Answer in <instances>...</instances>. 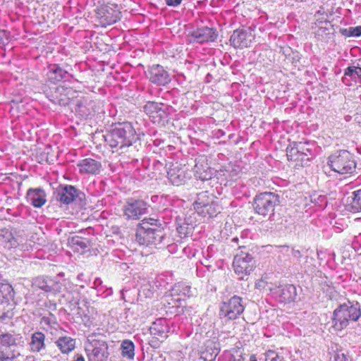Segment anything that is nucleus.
Listing matches in <instances>:
<instances>
[{"mask_svg": "<svg viewBox=\"0 0 361 361\" xmlns=\"http://www.w3.org/2000/svg\"><path fill=\"white\" fill-rule=\"evenodd\" d=\"M93 102L89 97H82L75 103V110L82 117H87L91 114Z\"/></svg>", "mask_w": 361, "mask_h": 361, "instance_id": "473e14b6", "label": "nucleus"}, {"mask_svg": "<svg viewBox=\"0 0 361 361\" xmlns=\"http://www.w3.org/2000/svg\"><path fill=\"white\" fill-rule=\"evenodd\" d=\"M167 249L169 252L175 253L177 250V245L176 244H169L167 246Z\"/></svg>", "mask_w": 361, "mask_h": 361, "instance_id": "603ef678", "label": "nucleus"}, {"mask_svg": "<svg viewBox=\"0 0 361 361\" xmlns=\"http://www.w3.org/2000/svg\"><path fill=\"white\" fill-rule=\"evenodd\" d=\"M147 204L140 200H129L124 206V214L128 219H137L147 212Z\"/></svg>", "mask_w": 361, "mask_h": 361, "instance_id": "aec40b11", "label": "nucleus"}, {"mask_svg": "<svg viewBox=\"0 0 361 361\" xmlns=\"http://www.w3.org/2000/svg\"><path fill=\"white\" fill-rule=\"evenodd\" d=\"M319 199H321L322 201H324V197H322V196H319Z\"/></svg>", "mask_w": 361, "mask_h": 361, "instance_id": "69168bd1", "label": "nucleus"}, {"mask_svg": "<svg viewBox=\"0 0 361 361\" xmlns=\"http://www.w3.org/2000/svg\"><path fill=\"white\" fill-rule=\"evenodd\" d=\"M176 230L180 238H186L192 233L193 226L188 224L185 219L178 218L176 219Z\"/></svg>", "mask_w": 361, "mask_h": 361, "instance_id": "c9c22d12", "label": "nucleus"}, {"mask_svg": "<svg viewBox=\"0 0 361 361\" xmlns=\"http://www.w3.org/2000/svg\"><path fill=\"white\" fill-rule=\"evenodd\" d=\"M291 252L293 257L297 259H300L302 256L301 252L299 250H295L293 248Z\"/></svg>", "mask_w": 361, "mask_h": 361, "instance_id": "3c124183", "label": "nucleus"}, {"mask_svg": "<svg viewBox=\"0 0 361 361\" xmlns=\"http://www.w3.org/2000/svg\"><path fill=\"white\" fill-rule=\"evenodd\" d=\"M80 192L71 185H60L54 192L56 201L63 204L72 203L80 195Z\"/></svg>", "mask_w": 361, "mask_h": 361, "instance_id": "6ab92c4d", "label": "nucleus"}, {"mask_svg": "<svg viewBox=\"0 0 361 361\" xmlns=\"http://www.w3.org/2000/svg\"><path fill=\"white\" fill-rule=\"evenodd\" d=\"M194 174L197 179L202 181L210 180L213 176V171L207 162L205 157H200L195 160Z\"/></svg>", "mask_w": 361, "mask_h": 361, "instance_id": "5701e85b", "label": "nucleus"}, {"mask_svg": "<svg viewBox=\"0 0 361 361\" xmlns=\"http://www.w3.org/2000/svg\"><path fill=\"white\" fill-rule=\"evenodd\" d=\"M264 361H286V360L279 353L269 350L265 353Z\"/></svg>", "mask_w": 361, "mask_h": 361, "instance_id": "c03bdc74", "label": "nucleus"}, {"mask_svg": "<svg viewBox=\"0 0 361 361\" xmlns=\"http://www.w3.org/2000/svg\"><path fill=\"white\" fill-rule=\"evenodd\" d=\"M170 324V321L165 318H159L152 324L149 328L152 338L149 341L151 347L157 348L166 339L171 331Z\"/></svg>", "mask_w": 361, "mask_h": 361, "instance_id": "9d476101", "label": "nucleus"}, {"mask_svg": "<svg viewBox=\"0 0 361 361\" xmlns=\"http://www.w3.org/2000/svg\"><path fill=\"white\" fill-rule=\"evenodd\" d=\"M208 259L207 258H204L202 261H201V263L202 265H204V267L209 268L211 267L210 264H209L208 263Z\"/></svg>", "mask_w": 361, "mask_h": 361, "instance_id": "13d9d810", "label": "nucleus"}, {"mask_svg": "<svg viewBox=\"0 0 361 361\" xmlns=\"http://www.w3.org/2000/svg\"><path fill=\"white\" fill-rule=\"evenodd\" d=\"M76 294H77V296L76 297H73V299L70 301V303L71 304H74L75 305H79L80 299L78 298V293H76Z\"/></svg>", "mask_w": 361, "mask_h": 361, "instance_id": "864d4df0", "label": "nucleus"}, {"mask_svg": "<svg viewBox=\"0 0 361 361\" xmlns=\"http://www.w3.org/2000/svg\"><path fill=\"white\" fill-rule=\"evenodd\" d=\"M92 287L97 290L98 295L107 297L113 293L111 288H109L106 286L103 285V282L100 278H96L94 279Z\"/></svg>", "mask_w": 361, "mask_h": 361, "instance_id": "4c0bfd02", "label": "nucleus"}, {"mask_svg": "<svg viewBox=\"0 0 361 361\" xmlns=\"http://www.w3.org/2000/svg\"><path fill=\"white\" fill-rule=\"evenodd\" d=\"M278 247L280 249L281 252H288L289 251V247L288 245H279Z\"/></svg>", "mask_w": 361, "mask_h": 361, "instance_id": "5fc2aeb1", "label": "nucleus"}, {"mask_svg": "<svg viewBox=\"0 0 361 361\" xmlns=\"http://www.w3.org/2000/svg\"><path fill=\"white\" fill-rule=\"evenodd\" d=\"M146 75L152 83L158 86H164L171 82L170 74L159 64L149 66Z\"/></svg>", "mask_w": 361, "mask_h": 361, "instance_id": "dca6fc26", "label": "nucleus"}, {"mask_svg": "<svg viewBox=\"0 0 361 361\" xmlns=\"http://www.w3.org/2000/svg\"><path fill=\"white\" fill-rule=\"evenodd\" d=\"M220 135H224V132L223 130H219Z\"/></svg>", "mask_w": 361, "mask_h": 361, "instance_id": "0e129e2a", "label": "nucleus"}, {"mask_svg": "<svg viewBox=\"0 0 361 361\" xmlns=\"http://www.w3.org/2000/svg\"><path fill=\"white\" fill-rule=\"evenodd\" d=\"M106 143L114 150L118 152L130 147L137 139L136 131L129 122L116 124L104 135Z\"/></svg>", "mask_w": 361, "mask_h": 361, "instance_id": "f03ea898", "label": "nucleus"}, {"mask_svg": "<svg viewBox=\"0 0 361 361\" xmlns=\"http://www.w3.org/2000/svg\"><path fill=\"white\" fill-rule=\"evenodd\" d=\"M6 34V30L0 29V42L3 39Z\"/></svg>", "mask_w": 361, "mask_h": 361, "instance_id": "052dcab7", "label": "nucleus"}, {"mask_svg": "<svg viewBox=\"0 0 361 361\" xmlns=\"http://www.w3.org/2000/svg\"><path fill=\"white\" fill-rule=\"evenodd\" d=\"M253 36L250 31L238 29L233 31L230 37L231 44L235 49H243L251 45Z\"/></svg>", "mask_w": 361, "mask_h": 361, "instance_id": "412c9836", "label": "nucleus"}, {"mask_svg": "<svg viewBox=\"0 0 361 361\" xmlns=\"http://www.w3.org/2000/svg\"><path fill=\"white\" fill-rule=\"evenodd\" d=\"M30 351L39 353L45 349V335L41 331H35L31 335L29 343Z\"/></svg>", "mask_w": 361, "mask_h": 361, "instance_id": "2f4dec72", "label": "nucleus"}, {"mask_svg": "<svg viewBox=\"0 0 361 361\" xmlns=\"http://www.w3.org/2000/svg\"><path fill=\"white\" fill-rule=\"evenodd\" d=\"M192 36L197 42L204 43L214 42L217 37V34L214 28L203 27L194 31Z\"/></svg>", "mask_w": 361, "mask_h": 361, "instance_id": "cd10ccee", "label": "nucleus"}, {"mask_svg": "<svg viewBox=\"0 0 361 361\" xmlns=\"http://www.w3.org/2000/svg\"><path fill=\"white\" fill-rule=\"evenodd\" d=\"M182 0H165L166 5L169 6H177L180 4Z\"/></svg>", "mask_w": 361, "mask_h": 361, "instance_id": "09e8293b", "label": "nucleus"}, {"mask_svg": "<svg viewBox=\"0 0 361 361\" xmlns=\"http://www.w3.org/2000/svg\"><path fill=\"white\" fill-rule=\"evenodd\" d=\"M77 166L81 174L97 175L101 171L102 164L94 159L86 158L80 160Z\"/></svg>", "mask_w": 361, "mask_h": 361, "instance_id": "b1692460", "label": "nucleus"}, {"mask_svg": "<svg viewBox=\"0 0 361 361\" xmlns=\"http://www.w3.org/2000/svg\"><path fill=\"white\" fill-rule=\"evenodd\" d=\"M83 278H84V274L83 273H80L77 276V279L80 281H83Z\"/></svg>", "mask_w": 361, "mask_h": 361, "instance_id": "680f3d73", "label": "nucleus"}, {"mask_svg": "<svg viewBox=\"0 0 361 361\" xmlns=\"http://www.w3.org/2000/svg\"><path fill=\"white\" fill-rule=\"evenodd\" d=\"M295 145L298 147V149L304 155H306L307 158L310 160L314 154H313V147L314 144H311L309 142H294Z\"/></svg>", "mask_w": 361, "mask_h": 361, "instance_id": "ea45409f", "label": "nucleus"}, {"mask_svg": "<svg viewBox=\"0 0 361 361\" xmlns=\"http://www.w3.org/2000/svg\"><path fill=\"white\" fill-rule=\"evenodd\" d=\"M144 111L152 118H158L159 121L167 118L169 108L163 103L147 102L143 106Z\"/></svg>", "mask_w": 361, "mask_h": 361, "instance_id": "4be33fe9", "label": "nucleus"}, {"mask_svg": "<svg viewBox=\"0 0 361 361\" xmlns=\"http://www.w3.org/2000/svg\"><path fill=\"white\" fill-rule=\"evenodd\" d=\"M219 344L212 341H208L205 344V350L201 353L200 358L204 361H215L220 350Z\"/></svg>", "mask_w": 361, "mask_h": 361, "instance_id": "7c9ffc66", "label": "nucleus"}, {"mask_svg": "<svg viewBox=\"0 0 361 361\" xmlns=\"http://www.w3.org/2000/svg\"><path fill=\"white\" fill-rule=\"evenodd\" d=\"M69 73L58 64H50L47 67V78L52 83L67 80Z\"/></svg>", "mask_w": 361, "mask_h": 361, "instance_id": "bb28decb", "label": "nucleus"}, {"mask_svg": "<svg viewBox=\"0 0 361 361\" xmlns=\"http://www.w3.org/2000/svg\"><path fill=\"white\" fill-rule=\"evenodd\" d=\"M328 165L340 174L353 173L356 168L353 154L347 150H340L331 154L329 157Z\"/></svg>", "mask_w": 361, "mask_h": 361, "instance_id": "0eeeda50", "label": "nucleus"}, {"mask_svg": "<svg viewBox=\"0 0 361 361\" xmlns=\"http://www.w3.org/2000/svg\"><path fill=\"white\" fill-rule=\"evenodd\" d=\"M233 136V134L229 135V137L231 138Z\"/></svg>", "mask_w": 361, "mask_h": 361, "instance_id": "338daca9", "label": "nucleus"}, {"mask_svg": "<svg viewBox=\"0 0 361 361\" xmlns=\"http://www.w3.org/2000/svg\"><path fill=\"white\" fill-rule=\"evenodd\" d=\"M244 309L243 299L239 296L234 295L221 304L219 315L221 318H224L226 320H234L243 312Z\"/></svg>", "mask_w": 361, "mask_h": 361, "instance_id": "9b49d317", "label": "nucleus"}, {"mask_svg": "<svg viewBox=\"0 0 361 361\" xmlns=\"http://www.w3.org/2000/svg\"><path fill=\"white\" fill-rule=\"evenodd\" d=\"M352 200L350 202V210L353 212H361V188L352 192Z\"/></svg>", "mask_w": 361, "mask_h": 361, "instance_id": "58836bf2", "label": "nucleus"}, {"mask_svg": "<svg viewBox=\"0 0 361 361\" xmlns=\"http://www.w3.org/2000/svg\"><path fill=\"white\" fill-rule=\"evenodd\" d=\"M98 16L102 25L106 27L120 20L121 13L117 5H105L99 8Z\"/></svg>", "mask_w": 361, "mask_h": 361, "instance_id": "f3484780", "label": "nucleus"}, {"mask_svg": "<svg viewBox=\"0 0 361 361\" xmlns=\"http://www.w3.org/2000/svg\"><path fill=\"white\" fill-rule=\"evenodd\" d=\"M193 206L200 216L207 218L216 216L220 213L221 210L216 197L208 191H202L198 193Z\"/></svg>", "mask_w": 361, "mask_h": 361, "instance_id": "423d86ee", "label": "nucleus"}, {"mask_svg": "<svg viewBox=\"0 0 361 361\" xmlns=\"http://www.w3.org/2000/svg\"><path fill=\"white\" fill-rule=\"evenodd\" d=\"M166 234L160 221L154 219H145L137 225L135 240L142 245H153L161 247L165 245Z\"/></svg>", "mask_w": 361, "mask_h": 361, "instance_id": "f257e3e1", "label": "nucleus"}, {"mask_svg": "<svg viewBox=\"0 0 361 361\" xmlns=\"http://www.w3.org/2000/svg\"><path fill=\"white\" fill-rule=\"evenodd\" d=\"M233 240L238 241V238H234Z\"/></svg>", "mask_w": 361, "mask_h": 361, "instance_id": "774afa93", "label": "nucleus"}, {"mask_svg": "<svg viewBox=\"0 0 361 361\" xmlns=\"http://www.w3.org/2000/svg\"><path fill=\"white\" fill-rule=\"evenodd\" d=\"M18 244L17 239L9 229L6 228L0 229V245L11 249L16 247Z\"/></svg>", "mask_w": 361, "mask_h": 361, "instance_id": "72a5a7b5", "label": "nucleus"}, {"mask_svg": "<svg viewBox=\"0 0 361 361\" xmlns=\"http://www.w3.org/2000/svg\"><path fill=\"white\" fill-rule=\"evenodd\" d=\"M74 91L70 87L59 86L56 88L54 95L50 99L51 102L55 104L66 106L70 103V100Z\"/></svg>", "mask_w": 361, "mask_h": 361, "instance_id": "393cba45", "label": "nucleus"}, {"mask_svg": "<svg viewBox=\"0 0 361 361\" xmlns=\"http://www.w3.org/2000/svg\"><path fill=\"white\" fill-rule=\"evenodd\" d=\"M318 25L320 24H324V26L321 25L319 27L316 32V36H317L319 38L324 39L325 37H326L328 35L330 34V27H331L330 22L325 20L324 22L322 20H317Z\"/></svg>", "mask_w": 361, "mask_h": 361, "instance_id": "a19ab883", "label": "nucleus"}, {"mask_svg": "<svg viewBox=\"0 0 361 361\" xmlns=\"http://www.w3.org/2000/svg\"><path fill=\"white\" fill-rule=\"evenodd\" d=\"M212 247H208L205 251H202V255L204 258H207L208 259L212 257Z\"/></svg>", "mask_w": 361, "mask_h": 361, "instance_id": "8fccbe9b", "label": "nucleus"}, {"mask_svg": "<svg viewBox=\"0 0 361 361\" xmlns=\"http://www.w3.org/2000/svg\"><path fill=\"white\" fill-rule=\"evenodd\" d=\"M279 203V195L271 192H264L255 197L252 207L256 214L264 217L269 216V219H271L274 216L275 208Z\"/></svg>", "mask_w": 361, "mask_h": 361, "instance_id": "39448f33", "label": "nucleus"}, {"mask_svg": "<svg viewBox=\"0 0 361 361\" xmlns=\"http://www.w3.org/2000/svg\"><path fill=\"white\" fill-rule=\"evenodd\" d=\"M23 343V337L20 334L2 332L0 334V353L10 358H16L20 355L16 348Z\"/></svg>", "mask_w": 361, "mask_h": 361, "instance_id": "6e6552de", "label": "nucleus"}, {"mask_svg": "<svg viewBox=\"0 0 361 361\" xmlns=\"http://www.w3.org/2000/svg\"><path fill=\"white\" fill-rule=\"evenodd\" d=\"M15 358H10L8 356L1 355L0 356V361H11Z\"/></svg>", "mask_w": 361, "mask_h": 361, "instance_id": "4d7b16f0", "label": "nucleus"}, {"mask_svg": "<svg viewBox=\"0 0 361 361\" xmlns=\"http://www.w3.org/2000/svg\"><path fill=\"white\" fill-rule=\"evenodd\" d=\"M165 167L168 179L174 185H183L190 178L187 169L178 162H168L165 164Z\"/></svg>", "mask_w": 361, "mask_h": 361, "instance_id": "4468645a", "label": "nucleus"}, {"mask_svg": "<svg viewBox=\"0 0 361 361\" xmlns=\"http://www.w3.org/2000/svg\"><path fill=\"white\" fill-rule=\"evenodd\" d=\"M45 191L40 188H30L27 191L26 199L34 207L40 208L47 202Z\"/></svg>", "mask_w": 361, "mask_h": 361, "instance_id": "a878e982", "label": "nucleus"}, {"mask_svg": "<svg viewBox=\"0 0 361 361\" xmlns=\"http://www.w3.org/2000/svg\"><path fill=\"white\" fill-rule=\"evenodd\" d=\"M92 337L88 336V343L85 346L89 361H106L109 355L106 343L103 341L91 339Z\"/></svg>", "mask_w": 361, "mask_h": 361, "instance_id": "f8f14e48", "label": "nucleus"}, {"mask_svg": "<svg viewBox=\"0 0 361 361\" xmlns=\"http://www.w3.org/2000/svg\"><path fill=\"white\" fill-rule=\"evenodd\" d=\"M334 361H352V359L343 353L339 352L334 356Z\"/></svg>", "mask_w": 361, "mask_h": 361, "instance_id": "49530a36", "label": "nucleus"}, {"mask_svg": "<svg viewBox=\"0 0 361 361\" xmlns=\"http://www.w3.org/2000/svg\"><path fill=\"white\" fill-rule=\"evenodd\" d=\"M193 295L192 287L186 282L175 283L164 298V306L171 313L179 315L185 312V300Z\"/></svg>", "mask_w": 361, "mask_h": 361, "instance_id": "7ed1b4c3", "label": "nucleus"}, {"mask_svg": "<svg viewBox=\"0 0 361 361\" xmlns=\"http://www.w3.org/2000/svg\"><path fill=\"white\" fill-rule=\"evenodd\" d=\"M342 82L345 85H351L354 82H361V68L355 66H350L344 70V75L342 78Z\"/></svg>", "mask_w": 361, "mask_h": 361, "instance_id": "c85d7f7f", "label": "nucleus"}, {"mask_svg": "<svg viewBox=\"0 0 361 361\" xmlns=\"http://www.w3.org/2000/svg\"><path fill=\"white\" fill-rule=\"evenodd\" d=\"M271 295L279 302L289 303L296 299V287L293 285L280 286L271 290Z\"/></svg>", "mask_w": 361, "mask_h": 361, "instance_id": "a211bd4d", "label": "nucleus"}, {"mask_svg": "<svg viewBox=\"0 0 361 361\" xmlns=\"http://www.w3.org/2000/svg\"><path fill=\"white\" fill-rule=\"evenodd\" d=\"M339 32L345 37H360L361 36V25L341 28Z\"/></svg>", "mask_w": 361, "mask_h": 361, "instance_id": "37998d69", "label": "nucleus"}, {"mask_svg": "<svg viewBox=\"0 0 361 361\" xmlns=\"http://www.w3.org/2000/svg\"><path fill=\"white\" fill-rule=\"evenodd\" d=\"M250 361H257V357L255 355H252L250 357Z\"/></svg>", "mask_w": 361, "mask_h": 361, "instance_id": "e2e57ef3", "label": "nucleus"}, {"mask_svg": "<svg viewBox=\"0 0 361 361\" xmlns=\"http://www.w3.org/2000/svg\"><path fill=\"white\" fill-rule=\"evenodd\" d=\"M163 164L159 161H154V166L156 169H159L161 166H163Z\"/></svg>", "mask_w": 361, "mask_h": 361, "instance_id": "bf43d9fd", "label": "nucleus"}, {"mask_svg": "<svg viewBox=\"0 0 361 361\" xmlns=\"http://www.w3.org/2000/svg\"><path fill=\"white\" fill-rule=\"evenodd\" d=\"M121 355L129 360L133 359L135 356V345L130 340H123L121 344Z\"/></svg>", "mask_w": 361, "mask_h": 361, "instance_id": "e433bc0d", "label": "nucleus"}, {"mask_svg": "<svg viewBox=\"0 0 361 361\" xmlns=\"http://www.w3.org/2000/svg\"><path fill=\"white\" fill-rule=\"evenodd\" d=\"M57 347L62 353L71 352L75 347V340L69 336H62L56 341Z\"/></svg>", "mask_w": 361, "mask_h": 361, "instance_id": "f704fd0d", "label": "nucleus"}, {"mask_svg": "<svg viewBox=\"0 0 361 361\" xmlns=\"http://www.w3.org/2000/svg\"><path fill=\"white\" fill-rule=\"evenodd\" d=\"M70 243L76 248L80 247L82 250L87 248L90 245L89 240L80 236H73L70 240Z\"/></svg>", "mask_w": 361, "mask_h": 361, "instance_id": "79ce46f5", "label": "nucleus"}, {"mask_svg": "<svg viewBox=\"0 0 361 361\" xmlns=\"http://www.w3.org/2000/svg\"><path fill=\"white\" fill-rule=\"evenodd\" d=\"M73 361H85V358L82 355H76L74 356Z\"/></svg>", "mask_w": 361, "mask_h": 361, "instance_id": "6e6d98bb", "label": "nucleus"}, {"mask_svg": "<svg viewBox=\"0 0 361 361\" xmlns=\"http://www.w3.org/2000/svg\"><path fill=\"white\" fill-rule=\"evenodd\" d=\"M243 360H244V359L241 355H230L228 357L227 361H243Z\"/></svg>", "mask_w": 361, "mask_h": 361, "instance_id": "de8ad7c7", "label": "nucleus"}, {"mask_svg": "<svg viewBox=\"0 0 361 361\" xmlns=\"http://www.w3.org/2000/svg\"><path fill=\"white\" fill-rule=\"evenodd\" d=\"M286 155L289 161L299 162L301 166L307 165L310 161L309 158L300 152L294 142L286 148Z\"/></svg>", "mask_w": 361, "mask_h": 361, "instance_id": "c756f323", "label": "nucleus"}, {"mask_svg": "<svg viewBox=\"0 0 361 361\" xmlns=\"http://www.w3.org/2000/svg\"><path fill=\"white\" fill-rule=\"evenodd\" d=\"M40 324L42 325H46L48 326H50L51 328H56V326H57V322L56 321V318L54 316L51 314H49L48 317H42L41 318Z\"/></svg>", "mask_w": 361, "mask_h": 361, "instance_id": "a18cd8bd", "label": "nucleus"}, {"mask_svg": "<svg viewBox=\"0 0 361 361\" xmlns=\"http://www.w3.org/2000/svg\"><path fill=\"white\" fill-rule=\"evenodd\" d=\"M63 286L58 276L51 278L46 276H39L34 278L32 281V286L34 289H39L54 294L61 293Z\"/></svg>", "mask_w": 361, "mask_h": 361, "instance_id": "ddd939ff", "label": "nucleus"}, {"mask_svg": "<svg viewBox=\"0 0 361 361\" xmlns=\"http://www.w3.org/2000/svg\"><path fill=\"white\" fill-rule=\"evenodd\" d=\"M233 266L235 274L243 279L244 276L250 274L253 270L255 261L250 254L242 253L235 256Z\"/></svg>", "mask_w": 361, "mask_h": 361, "instance_id": "2eb2a0df", "label": "nucleus"}, {"mask_svg": "<svg viewBox=\"0 0 361 361\" xmlns=\"http://www.w3.org/2000/svg\"><path fill=\"white\" fill-rule=\"evenodd\" d=\"M361 316L359 304L348 301L340 305L333 312L334 327L341 331L346 328L350 322H356Z\"/></svg>", "mask_w": 361, "mask_h": 361, "instance_id": "20e7f679", "label": "nucleus"}, {"mask_svg": "<svg viewBox=\"0 0 361 361\" xmlns=\"http://www.w3.org/2000/svg\"><path fill=\"white\" fill-rule=\"evenodd\" d=\"M14 290L8 283H0V319H11L14 308Z\"/></svg>", "mask_w": 361, "mask_h": 361, "instance_id": "1a4fd4ad", "label": "nucleus"}]
</instances>
